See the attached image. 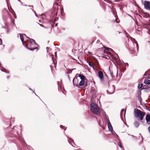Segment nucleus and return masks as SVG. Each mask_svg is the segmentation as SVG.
<instances>
[{"label":"nucleus","mask_w":150,"mask_h":150,"mask_svg":"<svg viewBox=\"0 0 150 150\" xmlns=\"http://www.w3.org/2000/svg\"><path fill=\"white\" fill-rule=\"evenodd\" d=\"M130 39L134 45V47H131L130 49L133 52L132 53L133 54L136 55L138 51L139 46L138 44L137 41L134 38L130 37Z\"/></svg>","instance_id":"f257e3e1"},{"label":"nucleus","mask_w":150,"mask_h":150,"mask_svg":"<svg viewBox=\"0 0 150 150\" xmlns=\"http://www.w3.org/2000/svg\"><path fill=\"white\" fill-rule=\"evenodd\" d=\"M25 46L30 50L32 51L37 49L38 45L35 42L34 40L30 39L29 44L25 45Z\"/></svg>","instance_id":"f03ea898"},{"label":"nucleus","mask_w":150,"mask_h":150,"mask_svg":"<svg viewBox=\"0 0 150 150\" xmlns=\"http://www.w3.org/2000/svg\"><path fill=\"white\" fill-rule=\"evenodd\" d=\"M91 109L94 114L99 115L100 113L99 108L96 103H92L91 105Z\"/></svg>","instance_id":"7ed1b4c3"},{"label":"nucleus","mask_w":150,"mask_h":150,"mask_svg":"<svg viewBox=\"0 0 150 150\" xmlns=\"http://www.w3.org/2000/svg\"><path fill=\"white\" fill-rule=\"evenodd\" d=\"M134 112L135 113V117L138 118L141 120H143L145 114V113L142 112L140 110L138 109L135 110Z\"/></svg>","instance_id":"20e7f679"},{"label":"nucleus","mask_w":150,"mask_h":150,"mask_svg":"<svg viewBox=\"0 0 150 150\" xmlns=\"http://www.w3.org/2000/svg\"><path fill=\"white\" fill-rule=\"evenodd\" d=\"M79 78H80L79 79L80 82L79 83V86L86 85V83L85 81L86 79V77L82 75H80L79 76Z\"/></svg>","instance_id":"39448f33"},{"label":"nucleus","mask_w":150,"mask_h":150,"mask_svg":"<svg viewBox=\"0 0 150 150\" xmlns=\"http://www.w3.org/2000/svg\"><path fill=\"white\" fill-rule=\"evenodd\" d=\"M77 75L75 78L73 80V84L74 86H76L77 87H79V81L80 78H79V76H77Z\"/></svg>","instance_id":"423d86ee"},{"label":"nucleus","mask_w":150,"mask_h":150,"mask_svg":"<svg viewBox=\"0 0 150 150\" xmlns=\"http://www.w3.org/2000/svg\"><path fill=\"white\" fill-rule=\"evenodd\" d=\"M145 8L150 11V2L149 1H145L144 3Z\"/></svg>","instance_id":"0eeeda50"},{"label":"nucleus","mask_w":150,"mask_h":150,"mask_svg":"<svg viewBox=\"0 0 150 150\" xmlns=\"http://www.w3.org/2000/svg\"><path fill=\"white\" fill-rule=\"evenodd\" d=\"M20 39L22 42L23 44V45L24 44V39H28V38L26 36L25 34H20Z\"/></svg>","instance_id":"6e6552de"},{"label":"nucleus","mask_w":150,"mask_h":150,"mask_svg":"<svg viewBox=\"0 0 150 150\" xmlns=\"http://www.w3.org/2000/svg\"><path fill=\"white\" fill-rule=\"evenodd\" d=\"M98 76L100 78L101 80H103V74L102 72L101 71H100L98 72Z\"/></svg>","instance_id":"1a4fd4ad"},{"label":"nucleus","mask_w":150,"mask_h":150,"mask_svg":"<svg viewBox=\"0 0 150 150\" xmlns=\"http://www.w3.org/2000/svg\"><path fill=\"white\" fill-rule=\"evenodd\" d=\"M146 120L148 124H150V114H147L146 115Z\"/></svg>","instance_id":"9d476101"},{"label":"nucleus","mask_w":150,"mask_h":150,"mask_svg":"<svg viewBox=\"0 0 150 150\" xmlns=\"http://www.w3.org/2000/svg\"><path fill=\"white\" fill-rule=\"evenodd\" d=\"M112 88H113V90L112 91H107V93L108 94H112L114 93L115 91V86L114 85L112 86Z\"/></svg>","instance_id":"9b49d317"},{"label":"nucleus","mask_w":150,"mask_h":150,"mask_svg":"<svg viewBox=\"0 0 150 150\" xmlns=\"http://www.w3.org/2000/svg\"><path fill=\"white\" fill-rule=\"evenodd\" d=\"M108 127L109 129V130L110 132H112L113 130V128L112 126V125L110 123V122H108Z\"/></svg>","instance_id":"f8f14e48"},{"label":"nucleus","mask_w":150,"mask_h":150,"mask_svg":"<svg viewBox=\"0 0 150 150\" xmlns=\"http://www.w3.org/2000/svg\"><path fill=\"white\" fill-rule=\"evenodd\" d=\"M134 125L136 127H137L139 126V123L138 122L135 121L134 123Z\"/></svg>","instance_id":"ddd939ff"},{"label":"nucleus","mask_w":150,"mask_h":150,"mask_svg":"<svg viewBox=\"0 0 150 150\" xmlns=\"http://www.w3.org/2000/svg\"><path fill=\"white\" fill-rule=\"evenodd\" d=\"M28 39H24V45L25 46V45H27L26 44V42L28 41L29 40H30V38L29 37H28Z\"/></svg>","instance_id":"4468645a"},{"label":"nucleus","mask_w":150,"mask_h":150,"mask_svg":"<svg viewBox=\"0 0 150 150\" xmlns=\"http://www.w3.org/2000/svg\"><path fill=\"white\" fill-rule=\"evenodd\" d=\"M149 15L147 13H144L143 15V16L144 18H147L149 16Z\"/></svg>","instance_id":"2eb2a0df"},{"label":"nucleus","mask_w":150,"mask_h":150,"mask_svg":"<svg viewBox=\"0 0 150 150\" xmlns=\"http://www.w3.org/2000/svg\"><path fill=\"white\" fill-rule=\"evenodd\" d=\"M144 83L146 84H150V80H145L144 82Z\"/></svg>","instance_id":"dca6fc26"},{"label":"nucleus","mask_w":150,"mask_h":150,"mask_svg":"<svg viewBox=\"0 0 150 150\" xmlns=\"http://www.w3.org/2000/svg\"><path fill=\"white\" fill-rule=\"evenodd\" d=\"M1 71L5 72L6 73H8L9 72L8 71H6V69L5 68L2 69H1Z\"/></svg>","instance_id":"f3484780"},{"label":"nucleus","mask_w":150,"mask_h":150,"mask_svg":"<svg viewBox=\"0 0 150 150\" xmlns=\"http://www.w3.org/2000/svg\"><path fill=\"white\" fill-rule=\"evenodd\" d=\"M105 49L107 50L111 51L112 52L113 51V50L112 49H111V48H110L106 47L105 48Z\"/></svg>","instance_id":"a211bd4d"},{"label":"nucleus","mask_w":150,"mask_h":150,"mask_svg":"<svg viewBox=\"0 0 150 150\" xmlns=\"http://www.w3.org/2000/svg\"><path fill=\"white\" fill-rule=\"evenodd\" d=\"M118 145H119V146H120V147L121 148V149H122V145L121 144V143L120 142H119L118 143Z\"/></svg>","instance_id":"6ab92c4d"},{"label":"nucleus","mask_w":150,"mask_h":150,"mask_svg":"<svg viewBox=\"0 0 150 150\" xmlns=\"http://www.w3.org/2000/svg\"><path fill=\"white\" fill-rule=\"evenodd\" d=\"M88 64L91 67H93V68H94V67L93 66V65L92 63L91 62H89L88 63Z\"/></svg>","instance_id":"aec40b11"},{"label":"nucleus","mask_w":150,"mask_h":150,"mask_svg":"<svg viewBox=\"0 0 150 150\" xmlns=\"http://www.w3.org/2000/svg\"><path fill=\"white\" fill-rule=\"evenodd\" d=\"M142 86H143V84H139V85L138 86V88L140 89L142 87Z\"/></svg>","instance_id":"412c9836"},{"label":"nucleus","mask_w":150,"mask_h":150,"mask_svg":"<svg viewBox=\"0 0 150 150\" xmlns=\"http://www.w3.org/2000/svg\"><path fill=\"white\" fill-rule=\"evenodd\" d=\"M13 12H14V13H13V17L15 18H16V16L15 14V13L14 11H13Z\"/></svg>","instance_id":"4be33fe9"},{"label":"nucleus","mask_w":150,"mask_h":150,"mask_svg":"<svg viewBox=\"0 0 150 150\" xmlns=\"http://www.w3.org/2000/svg\"><path fill=\"white\" fill-rule=\"evenodd\" d=\"M70 144L71 142V141H72L73 142H74V141L73 140H72L71 139H70L69 140H68Z\"/></svg>","instance_id":"5701e85b"},{"label":"nucleus","mask_w":150,"mask_h":150,"mask_svg":"<svg viewBox=\"0 0 150 150\" xmlns=\"http://www.w3.org/2000/svg\"><path fill=\"white\" fill-rule=\"evenodd\" d=\"M124 111V109H122L121 110L120 112V115L121 116L122 115L123 112Z\"/></svg>","instance_id":"b1692460"},{"label":"nucleus","mask_w":150,"mask_h":150,"mask_svg":"<svg viewBox=\"0 0 150 150\" xmlns=\"http://www.w3.org/2000/svg\"><path fill=\"white\" fill-rule=\"evenodd\" d=\"M110 74L111 76L112 77H113V75L112 72H110Z\"/></svg>","instance_id":"393cba45"},{"label":"nucleus","mask_w":150,"mask_h":150,"mask_svg":"<svg viewBox=\"0 0 150 150\" xmlns=\"http://www.w3.org/2000/svg\"><path fill=\"white\" fill-rule=\"evenodd\" d=\"M60 127L62 129H64V128L65 127L64 126H63V125H61L60 126Z\"/></svg>","instance_id":"a878e982"},{"label":"nucleus","mask_w":150,"mask_h":150,"mask_svg":"<svg viewBox=\"0 0 150 150\" xmlns=\"http://www.w3.org/2000/svg\"><path fill=\"white\" fill-rule=\"evenodd\" d=\"M148 130L149 133H150V126L148 127Z\"/></svg>","instance_id":"bb28decb"},{"label":"nucleus","mask_w":150,"mask_h":150,"mask_svg":"<svg viewBox=\"0 0 150 150\" xmlns=\"http://www.w3.org/2000/svg\"><path fill=\"white\" fill-rule=\"evenodd\" d=\"M39 24L40 25V26H41V27H44L45 28V27L42 24Z\"/></svg>","instance_id":"cd10ccee"},{"label":"nucleus","mask_w":150,"mask_h":150,"mask_svg":"<svg viewBox=\"0 0 150 150\" xmlns=\"http://www.w3.org/2000/svg\"><path fill=\"white\" fill-rule=\"evenodd\" d=\"M2 43V41L0 39V45Z\"/></svg>","instance_id":"c85d7f7f"},{"label":"nucleus","mask_w":150,"mask_h":150,"mask_svg":"<svg viewBox=\"0 0 150 150\" xmlns=\"http://www.w3.org/2000/svg\"><path fill=\"white\" fill-rule=\"evenodd\" d=\"M10 11L13 14V13H14V12H13V10L12 9H11V11L10 10Z\"/></svg>","instance_id":"c756f323"},{"label":"nucleus","mask_w":150,"mask_h":150,"mask_svg":"<svg viewBox=\"0 0 150 150\" xmlns=\"http://www.w3.org/2000/svg\"><path fill=\"white\" fill-rule=\"evenodd\" d=\"M148 79H150V74L148 76Z\"/></svg>","instance_id":"7c9ffc66"},{"label":"nucleus","mask_w":150,"mask_h":150,"mask_svg":"<svg viewBox=\"0 0 150 150\" xmlns=\"http://www.w3.org/2000/svg\"><path fill=\"white\" fill-rule=\"evenodd\" d=\"M112 132V134H115V132H113V130L112 131V132Z\"/></svg>","instance_id":"2f4dec72"},{"label":"nucleus","mask_w":150,"mask_h":150,"mask_svg":"<svg viewBox=\"0 0 150 150\" xmlns=\"http://www.w3.org/2000/svg\"><path fill=\"white\" fill-rule=\"evenodd\" d=\"M35 16L37 17H38V16H37V15L36 13L35 12Z\"/></svg>","instance_id":"473e14b6"},{"label":"nucleus","mask_w":150,"mask_h":150,"mask_svg":"<svg viewBox=\"0 0 150 150\" xmlns=\"http://www.w3.org/2000/svg\"><path fill=\"white\" fill-rule=\"evenodd\" d=\"M30 6V7H32V8L33 7V6Z\"/></svg>","instance_id":"72a5a7b5"},{"label":"nucleus","mask_w":150,"mask_h":150,"mask_svg":"<svg viewBox=\"0 0 150 150\" xmlns=\"http://www.w3.org/2000/svg\"><path fill=\"white\" fill-rule=\"evenodd\" d=\"M146 72L145 73V74H144V75H145V76H146Z\"/></svg>","instance_id":"f704fd0d"},{"label":"nucleus","mask_w":150,"mask_h":150,"mask_svg":"<svg viewBox=\"0 0 150 150\" xmlns=\"http://www.w3.org/2000/svg\"><path fill=\"white\" fill-rule=\"evenodd\" d=\"M56 54H57V52H55V56H56Z\"/></svg>","instance_id":"c9c22d12"},{"label":"nucleus","mask_w":150,"mask_h":150,"mask_svg":"<svg viewBox=\"0 0 150 150\" xmlns=\"http://www.w3.org/2000/svg\"><path fill=\"white\" fill-rule=\"evenodd\" d=\"M125 111L124 113V116H125Z\"/></svg>","instance_id":"e433bc0d"},{"label":"nucleus","mask_w":150,"mask_h":150,"mask_svg":"<svg viewBox=\"0 0 150 150\" xmlns=\"http://www.w3.org/2000/svg\"><path fill=\"white\" fill-rule=\"evenodd\" d=\"M116 135L117 136V138L118 139V136L116 134Z\"/></svg>","instance_id":"4c0bfd02"},{"label":"nucleus","mask_w":150,"mask_h":150,"mask_svg":"<svg viewBox=\"0 0 150 150\" xmlns=\"http://www.w3.org/2000/svg\"><path fill=\"white\" fill-rule=\"evenodd\" d=\"M9 76H7L8 79L9 78Z\"/></svg>","instance_id":"58836bf2"},{"label":"nucleus","mask_w":150,"mask_h":150,"mask_svg":"<svg viewBox=\"0 0 150 150\" xmlns=\"http://www.w3.org/2000/svg\"><path fill=\"white\" fill-rule=\"evenodd\" d=\"M45 15L44 14H42V15Z\"/></svg>","instance_id":"ea45409f"},{"label":"nucleus","mask_w":150,"mask_h":150,"mask_svg":"<svg viewBox=\"0 0 150 150\" xmlns=\"http://www.w3.org/2000/svg\"><path fill=\"white\" fill-rule=\"evenodd\" d=\"M66 128H65L64 129V130H66Z\"/></svg>","instance_id":"a19ab883"},{"label":"nucleus","mask_w":150,"mask_h":150,"mask_svg":"<svg viewBox=\"0 0 150 150\" xmlns=\"http://www.w3.org/2000/svg\"><path fill=\"white\" fill-rule=\"evenodd\" d=\"M117 23H118V22L117 21Z\"/></svg>","instance_id":"79ce46f5"}]
</instances>
